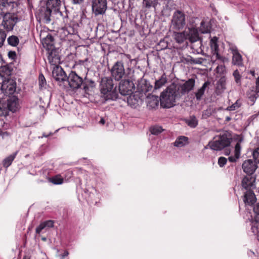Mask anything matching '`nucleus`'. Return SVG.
Listing matches in <instances>:
<instances>
[{
	"instance_id": "7ed1b4c3",
	"label": "nucleus",
	"mask_w": 259,
	"mask_h": 259,
	"mask_svg": "<svg viewBox=\"0 0 259 259\" xmlns=\"http://www.w3.org/2000/svg\"><path fill=\"white\" fill-rule=\"evenodd\" d=\"M177 89L172 84L163 91L160 96V101L161 106L163 108H169L175 105L176 98H179L177 95Z\"/></svg>"
},
{
	"instance_id": "bf43d9fd",
	"label": "nucleus",
	"mask_w": 259,
	"mask_h": 259,
	"mask_svg": "<svg viewBox=\"0 0 259 259\" xmlns=\"http://www.w3.org/2000/svg\"><path fill=\"white\" fill-rule=\"evenodd\" d=\"M69 254V252L68 251L65 250L64 252V253L61 256V259H64L65 256H68Z\"/></svg>"
},
{
	"instance_id": "052dcab7",
	"label": "nucleus",
	"mask_w": 259,
	"mask_h": 259,
	"mask_svg": "<svg viewBox=\"0 0 259 259\" xmlns=\"http://www.w3.org/2000/svg\"><path fill=\"white\" fill-rule=\"evenodd\" d=\"M83 0H72L73 4H80L83 2Z\"/></svg>"
},
{
	"instance_id": "423d86ee",
	"label": "nucleus",
	"mask_w": 259,
	"mask_h": 259,
	"mask_svg": "<svg viewBox=\"0 0 259 259\" xmlns=\"http://www.w3.org/2000/svg\"><path fill=\"white\" fill-rule=\"evenodd\" d=\"M195 84V79L190 78L183 83L175 85V89H177V95L180 98L183 95L189 93L194 89Z\"/></svg>"
},
{
	"instance_id": "6e6552de",
	"label": "nucleus",
	"mask_w": 259,
	"mask_h": 259,
	"mask_svg": "<svg viewBox=\"0 0 259 259\" xmlns=\"http://www.w3.org/2000/svg\"><path fill=\"white\" fill-rule=\"evenodd\" d=\"M107 8L106 0H92V11L95 16L105 14Z\"/></svg>"
},
{
	"instance_id": "20e7f679",
	"label": "nucleus",
	"mask_w": 259,
	"mask_h": 259,
	"mask_svg": "<svg viewBox=\"0 0 259 259\" xmlns=\"http://www.w3.org/2000/svg\"><path fill=\"white\" fill-rule=\"evenodd\" d=\"M214 141H210L208 144L209 147L214 150H221L230 145L231 138L227 134H224L215 137Z\"/></svg>"
},
{
	"instance_id": "39448f33",
	"label": "nucleus",
	"mask_w": 259,
	"mask_h": 259,
	"mask_svg": "<svg viewBox=\"0 0 259 259\" xmlns=\"http://www.w3.org/2000/svg\"><path fill=\"white\" fill-rule=\"evenodd\" d=\"M186 25L185 14L181 11H176L173 14L171 19V26L177 30L183 29Z\"/></svg>"
},
{
	"instance_id": "c9c22d12",
	"label": "nucleus",
	"mask_w": 259,
	"mask_h": 259,
	"mask_svg": "<svg viewBox=\"0 0 259 259\" xmlns=\"http://www.w3.org/2000/svg\"><path fill=\"white\" fill-rule=\"evenodd\" d=\"M217 89L219 92L222 93L226 89V79L221 77L217 82Z\"/></svg>"
},
{
	"instance_id": "f257e3e1",
	"label": "nucleus",
	"mask_w": 259,
	"mask_h": 259,
	"mask_svg": "<svg viewBox=\"0 0 259 259\" xmlns=\"http://www.w3.org/2000/svg\"><path fill=\"white\" fill-rule=\"evenodd\" d=\"M17 6L16 2L7 0L0 10V18H3L1 26L7 32L12 31L20 20L17 14L13 12Z\"/></svg>"
},
{
	"instance_id": "338daca9",
	"label": "nucleus",
	"mask_w": 259,
	"mask_h": 259,
	"mask_svg": "<svg viewBox=\"0 0 259 259\" xmlns=\"http://www.w3.org/2000/svg\"><path fill=\"white\" fill-rule=\"evenodd\" d=\"M231 120V117L228 116L226 118V120L227 121H229Z\"/></svg>"
},
{
	"instance_id": "13d9d810",
	"label": "nucleus",
	"mask_w": 259,
	"mask_h": 259,
	"mask_svg": "<svg viewBox=\"0 0 259 259\" xmlns=\"http://www.w3.org/2000/svg\"><path fill=\"white\" fill-rule=\"evenodd\" d=\"M48 59L50 63L53 62V57L52 56V52H51L48 56Z\"/></svg>"
},
{
	"instance_id": "0eeeda50",
	"label": "nucleus",
	"mask_w": 259,
	"mask_h": 259,
	"mask_svg": "<svg viewBox=\"0 0 259 259\" xmlns=\"http://www.w3.org/2000/svg\"><path fill=\"white\" fill-rule=\"evenodd\" d=\"M66 82L72 90L79 89L83 85V80L82 77L77 74L75 71H71L69 74Z\"/></svg>"
},
{
	"instance_id": "ddd939ff",
	"label": "nucleus",
	"mask_w": 259,
	"mask_h": 259,
	"mask_svg": "<svg viewBox=\"0 0 259 259\" xmlns=\"http://www.w3.org/2000/svg\"><path fill=\"white\" fill-rule=\"evenodd\" d=\"M52 10L50 9L47 6L40 8L38 16L39 21L48 24L51 22V16Z\"/></svg>"
},
{
	"instance_id": "473e14b6",
	"label": "nucleus",
	"mask_w": 259,
	"mask_h": 259,
	"mask_svg": "<svg viewBox=\"0 0 259 259\" xmlns=\"http://www.w3.org/2000/svg\"><path fill=\"white\" fill-rule=\"evenodd\" d=\"M95 86V82L92 80H88L85 78L83 82V90L85 92L89 91L91 88H93Z\"/></svg>"
},
{
	"instance_id": "4d7b16f0",
	"label": "nucleus",
	"mask_w": 259,
	"mask_h": 259,
	"mask_svg": "<svg viewBox=\"0 0 259 259\" xmlns=\"http://www.w3.org/2000/svg\"><path fill=\"white\" fill-rule=\"evenodd\" d=\"M255 90H256L257 92L259 93V76L257 78L256 80V87L255 88Z\"/></svg>"
},
{
	"instance_id": "e2e57ef3",
	"label": "nucleus",
	"mask_w": 259,
	"mask_h": 259,
	"mask_svg": "<svg viewBox=\"0 0 259 259\" xmlns=\"http://www.w3.org/2000/svg\"><path fill=\"white\" fill-rule=\"evenodd\" d=\"M3 109L2 104L0 103V116L4 115Z\"/></svg>"
},
{
	"instance_id": "69168bd1",
	"label": "nucleus",
	"mask_w": 259,
	"mask_h": 259,
	"mask_svg": "<svg viewBox=\"0 0 259 259\" xmlns=\"http://www.w3.org/2000/svg\"><path fill=\"white\" fill-rule=\"evenodd\" d=\"M133 98H134V97H133V96L130 97V98L128 99V100H127V102L128 104H131V101H132Z\"/></svg>"
},
{
	"instance_id": "79ce46f5",
	"label": "nucleus",
	"mask_w": 259,
	"mask_h": 259,
	"mask_svg": "<svg viewBox=\"0 0 259 259\" xmlns=\"http://www.w3.org/2000/svg\"><path fill=\"white\" fill-rule=\"evenodd\" d=\"M38 84L40 89L45 88V85H46V81L45 78L42 74L39 75Z\"/></svg>"
},
{
	"instance_id": "c03bdc74",
	"label": "nucleus",
	"mask_w": 259,
	"mask_h": 259,
	"mask_svg": "<svg viewBox=\"0 0 259 259\" xmlns=\"http://www.w3.org/2000/svg\"><path fill=\"white\" fill-rule=\"evenodd\" d=\"M6 36L7 34L6 31L0 29V48L3 46Z\"/></svg>"
},
{
	"instance_id": "cd10ccee",
	"label": "nucleus",
	"mask_w": 259,
	"mask_h": 259,
	"mask_svg": "<svg viewBox=\"0 0 259 259\" xmlns=\"http://www.w3.org/2000/svg\"><path fill=\"white\" fill-rule=\"evenodd\" d=\"M174 37L178 43L181 44L186 39H187L186 31L182 32H175L174 34Z\"/></svg>"
},
{
	"instance_id": "aec40b11",
	"label": "nucleus",
	"mask_w": 259,
	"mask_h": 259,
	"mask_svg": "<svg viewBox=\"0 0 259 259\" xmlns=\"http://www.w3.org/2000/svg\"><path fill=\"white\" fill-rule=\"evenodd\" d=\"M186 34L187 39L191 42H196L199 39L198 31L195 28H189L188 31H186Z\"/></svg>"
},
{
	"instance_id": "6e6d98bb",
	"label": "nucleus",
	"mask_w": 259,
	"mask_h": 259,
	"mask_svg": "<svg viewBox=\"0 0 259 259\" xmlns=\"http://www.w3.org/2000/svg\"><path fill=\"white\" fill-rule=\"evenodd\" d=\"M8 56L9 58L14 59L16 57V54L14 51H10L8 53Z\"/></svg>"
},
{
	"instance_id": "a19ab883",
	"label": "nucleus",
	"mask_w": 259,
	"mask_h": 259,
	"mask_svg": "<svg viewBox=\"0 0 259 259\" xmlns=\"http://www.w3.org/2000/svg\"><path fill=\"white\" fill-rule=\"evenodd\" d=\"M163 130L160 126H154L150 128V132L153 135H158L160 134Z\"/></svg>"
},
{
	"instance_id": "0e129e2a",
	"label": "nucleus",
	"mask_w": 259,
	"mask_h": 259,
	"mask_svg": "<svg viewBox=\"0 0 259 259\" xmlns=\"http://www.w3.org/2000/svg\"><path fill=\"white\" fill-rule=\"evenodd\" d=\"M105 120L104 119V118H101L100 119V120L99 121V123H100V124H104L105 123Z\"/></svg>"
},
{
	"instance_id": "2f4dec72",
	"label": "nucleus",
	"mask_w": 259,
	"mask_h": 259,
	"mask_svg": "<svg viewBox=\"0 0 259 259\" xmlns=\"http://www.w3.org/2000/svg\"><path fill=\"white\" fill-rule=\"evenodd\" d=\"M218 41V38L215 36L212 38L210 41V48L213 52V54L218 53L219 51Z\"/></svg>"
},
{
	"instance_id": "f8f14e48",
	"label": "nucleus",
	"mask_w": 259,
	"mask_h": 259,
	"mask_svg": "<svg viewBox=\"0 0 259 259\" xmlns=\"http://www.w3.org/2000/svg\"><path fill=\"white\" fill-rule=\"evenodd\" d=\"M2 89L5 92L6 94L12 95L14 94L16 90V82L13 79H8L3 82Z\"/></svg>"
},
{
	"instance_id": "58836bf2",
	"label": "nucleus",
	"mask_w": 259,
	"mask_h": 259,
	"mask_svg": "<svg viewBox=\"0 0 259 259\" xmlns=\"http://www.w3.org/2000/svg\"><path fill=\"white\" fill-rule=\"evenodd\" d=\"M49 182L55 185H61L63 183V179L60 175H57L50 178Z\"/></svg>"
},
{
	"instance_id": "1a4fd4ad",
	"label": "nucleus",
	"mask_w": 259,
	"mask_h": 259,
	"mask_svg": "<svg viewBox=\"0 0 259 259\" xmlns=\"http://www.w3.org/2000/svg\"><path fill=\"white\" fill-rule=\"evenodd\" d=\"M135 88L134 83L128 79L121 80L119 84V92L121 95L128 96L133 93Z\"/></svg>"
},
{
	"instance_id": "680f3d73",
	"label": "nucleus",
	"mask_w": 259,
	"mask_h": 259,
	"mask_svg": "<svg viewBox=\"0 0 259 259\" xmlns=\"http://www.w3.org/2000/svg\"><path fill=\"white\" fill-rule=\"evenodd\" d=\"M7 0H0V10L2 8Z\"/></svg>"
},
{
	"instance_id": "a18cd8bd",
	"label": "nucleus",
	"mask_w": 259,
	"mask_h": 259,
	"mask_svg": "<svg viewBox=\"0 0 259 259\" xmlns=\"http://www.w3.org/2000/svg\"><path fill=\"white\" fill-rule=\"evenodd\" d=\"M233 75L234 77L235 82L236 83L241 84V75L237 69L235 70L233 73Z\"/></svg>"
},
{
	"instance_id": "a211bd4d",
	"label": "nucleus",
	"mask_w": 259,
	"mask_h": 259,
	"mask_svg": "<svg viewBox=\"0 0 259 259\" xmlns=\"http://www.w3.org/2000/svg\"><path fill=\"white\" fill-rule=\"evenodd\" d=\"M243 200L246 205H252L254 203L256 198L252 189L246 190L244 193Z\"/></svg>"
},
{
	"instance_id": "ea45409f",
	"label": "nucleus",
	"mask_w": 259,
	"mask_h": 259,
	"mask_svg": "<svg viewBox=\"0 0 259 259\" xmlns=\"http://www.w3.org/2000/svg\"><path fill=\"white\" fill-rule=\"evenodd\" d=\"M241 103L240 101L238 100L231 106H228L226 110L227 111H234L238 109L241 106Z\"/></svg>"
},
{
	"instance_id": "774afa93",
	"label": "nucleus",
	"mask_w": 259,
	"mask_h": 259,
	"mask_svg": "<svg viewBox=\"0 0 259 259\" xmlns=\"http://www.w3.org/2000/svg\"><path fill=\"white\" fill-rule=\"evenodd\" d=\"M230 151H229V152H228V151H226V155H229V154H230Z\"/></svg>"
},
{
	"instance_id": "de8ad7c7",
	"label": "nucleus",
	"mask_w": 259,
	"mask_h": 259,
	"mask_svg": "<svg viewBox=\"0 0 259 259\" xmlns=\"http://www.w3.org/2000/svg\"><path fill=\"white\" fill-rule=\"evenodd\" d=\"M253 157L254 159V162L259 163V148H256L253 152Z\"/></svg>"
},
{
	"instance_id": "4468645a",
	"label": "nucleus",
	"mask_w": 259,
	"mask_h": 259,
	"mask_svg": "<svg viewBox=\"0 0 259 259\" xmlns=\"http://www.w3.org/2000/svg\"><path fill=\"white\" fill-rule=\"evenodd\" d=\"M53 78L59 82H66L67 77L62 68L57 66L54 67L52 71Z\"/></svg>"
},
{
	"instance_id": "72a5a7b5",
	"label": "nucleus",
	"mask_w": 259,
	"mask_h": 259,
	"mask_svg": "<svg viewBox=\"0 0 259 259\" xmlns=\"http://www.w3.org/2000/svg\"><path fill=\"white\" fill-rule=\"evenodd\" d=\"M185 121L188 125L192 128H194L198 125V120L195 116H190Z\"/></svg>"
},
{
	"instance_id": "09e8293b",
	"label": "nucleus",
	"mask_w": 259,
	"mask_h": 259,
	"mask_svg": "<svg viewBox=\"0 0 259 259\" xmlns=\"http://www.w3.org/2000/svg\"><path fill=\"white\" fill-rule=\"evenodd\" d=\"M214 55H215V56H216V59H217L221 61L223 63H225V62L229 61L228 58H226L225 57L221 56L220 54H219V52L216 53V54H215Z\"/></svg>"
},
{
	"instance_id": "b1692460",
	"label": "nucleus",
	"mask_w": 259,
	"mask_h": 259,
	"mask_svg": "<svg viewBox=\"0 0 259 259\" xmlns=\"http://www.w3.org/2000/svg\"><path fill=\"white\" fill-rule=\"evenodd\" d=\"M54 226V222L52 220L45 221L39 224L36 228L35 232L36 234H39L41 231L46 228H52Z\"/></svg>"
},
{
	"instance_id": "f704fd0d",
	"label": "nucleus",
	"mask_w": 259,
	"mask_h": 259,
	"mask_svg": "<svg viewBox=\"0 0 259 259\" xmlns=\"http://www.w3.org/2000/svg\"><path fill=\"white\" fill-rule=\"evenodd\" d=\"M17 154V152H16L8 157H6L3 161L4 166L6 167H9L15 159Z\"/></svg>"
},
{
	"instance_id": "8fccbe9b",
	"label": "nucleus",
	"mask_w": 259,
	"mask_h": 259,
	"mask_svg": "<svg viewBox=\"0 0 259 259\" xmlns=\"http://www.w3.org/2000/svg\"><path fill=\"white\" fill-rule=\"evenodd\" d=\"M227 161V158L224 157H221L218 159V164L220 167H223Z\"/></svg>"
},
{
	"instance_id": "49530a36",
	"label": "nucleus",
	"mask_w": 259,
	"mask_h": 259,
	"mask_svg": "<svg viewBox=\"0 0 259 259\" xmlns=\"http://www.w3.org/2000/svg\"><path fill=\"white\" fill-rule=\"evenodd\" d=\"M252 232L259 237V223L255 222L251 227Z\"/></svg>"
},
{
	"instance_id": "dca6fc26",
	"label": "nucleus",
	"mask_w": 259,
	"mask_h": 259,
	"mask_svg": "<svg viewBox=\"0 0 259 259\" xmlns=\"http://www.w3.org/2000/svg\"><path fill=\"white\" fill-rule=\"evenodd\" d=\"M255 178L251 175H248L244 177L242 181V186L246 190H251L255 187Z\"/></svg>"
},
{
	"instance_id": "f03ea898",
	"label": "nucleus",
	"mask_w": 259,
	"mask_h": 259,
	"mask_svg": "<svg viewBox=\"0 0 259 259\" xmlns=\"http://www.w3.org/2000/svg\"><path fill=\"white\" fill-rule=\"evenodd\" d=\"M101 96L105 101L115 100L118 98V94L116 87L114 86L113 80L110 77H104L100 83Z\"/></svg>"
},
{
	"instance_id": "bb28decb",
	"label": "nucleus",
	"mask_w": 259,
	"mask_h": 259,
	"mask_svg": "<svg viewBox=\"0 0 259 259\" xmlns=\"http://www.w3.org/2000/svg\"><path fill=\"white\" fill-rule=\"evenodd\" d=\"M210 84L209 81L205 82L202 86L195 93V97L197 100H200L204 94L206 88Z\"/></svg>"
},
{
	"instance_id": "603ef678",
	"label": "nucleus",
	"mask_w": 259,
	"mask_h": 259,
	"mask_svg": "<svg viewBox=\"0 0 259 259\" xmlns=\"http://www.w3.org/2000/svg\"><path fill=\"white\" fill-rule=\"evenodd\" d=\"M2 71L5 72L7 75L11 74V70L10 69V68L8 66H3V67H2Z\"/></svg>"
},
{
	"instance_id": "7c9ffc66",
	"label": "nucleus",
	"mask_w": 259,
	"mask_h": 259,
	"mask_svg": "<svg viewBox=\"0 0 259 259\" xmlns=\"http://www.w3.org/2000/svg\"><path fill=\"white\" fill-rule=\"evenodd\" d=\"M158 4V0H143V7L149 9L151 8H155Z\"/></svg>"
},
{
	"instance_id": "5701e85b",
	"label": "nucleus",
	"mask_w": 259,
	"mask_h": 259,
	"mask_svg": "<svg viewBox=\"0 0 259 259\" xmlns=\"http://www.w3.org/2000/svg\"><path fill=\"white\" fill-rule=\"evenodd\" d=\"M147 105L151 108H154L158 106L159 103V98L158 96L151 95L147 97Z\"/></svg>"
},
{
	"instance_id": "2eb2a0df",
	"label": "nucleus",
	"mask_w": 259,
	"mask_h": 259,
	"mask_svg": "<svg viewBox=\"0 0 259 259\" xmlns=\"http://www.w3.org/2000/svg\"><path fill=\"white\" fill-rule=\"evenodd\" d=\"M257 167V163L251 159L245 160L242 164V169L248 175H251Z\"/></svg>"
},
{
	"instance_id": "5fc2aeb1",
	"label": "nucleus",
	"mask_w": 259,
	"mask_h": 259,
	"mask_svg": "<svg viewBox=\"0 0 259 259\" xmlns=\"http://www.w3.org/2000/svg\"><path fill=\"white\" fill-rule=\"evenodd\" d=\"M253 211L257 215H259V202L256 203L253 207Z\"/></svg>"
},
{
	"instance_id": "3c124183",
	"label": "nucleus",
	"mask_w": 259,
	"mask_h": 259,
	"mask_svg": "<svg viewBox=\"0 0 259 259\" xmlns=\"http://www.w3.org/2000/svg\"><path fill=\"white\" fill-rule=\"evenodd\" d=\"M0 137H1L3 139H7L10 137V134L8 132H0Z\"/></svg>"
},
{
	"instance_id": "37998d69",
	"label": "nucleus",
	"mask_w": 259,
	"mask_h": 259,
	"mask_svg": "<svg viewBox=\"0 0 259 259\" xmlns=\"http://www.w3.org/2000/svg\"><path fill=\"white\" fill-rule=\"evenodd\" d=\"M213 113V109L212 108H208L206 110L203 111L202 113V118L203 119H206L210 117Z\"/></svg>"
},
{
	"instance_id": "e433bc0d",
	"label": "nucleus",
	"mask_w": 259,
	"mask_h": 259,
	"mask_svg": "<svg viewBox=\"0 0 259 259\" xmlns=\"http://www.w3.org/2000/svg\"><path fill=\"white\" fill-rule=\"evenodd\" d=\"M8 43L12 47H16L19 43V39L16 35L10 36L7 39Z\"/></svg>"
},
{
	"instance_id": "a878e982",
	"label": "nucleus",
	"mask_w": 259,
	"mask_h": 259,
	"mask_svg": "<svg viewBox=\"0 0 259 259\" xmlns=\"http://www.w3.org/2000/svg\"><path fill=\"white\" fill-rule=\"evenodd\" d=\"M58 34L61 39H65L69 34H73V29L71 27L62 28L58 31Z\"/></svg>"
},
{
	"instance_id": "c756f323",
	"label": "nucleus",
	"mask_w": 259,
	"mask_h": 259,
	"mask_svg": "<svg viewBox=\"0 0 259 259\" xmlns=\"http://www.w3.org/2000/svg\"><path fill=\"white\" fill-rule=\"evenodd\" d=\"M167 82V78L165 74H163L161 77L155 82L154 89L158 90L165 85Z\"/></svg>"
},
{
	"instance_id": "393cba45",
	"label": "nucleus",
	"mask_w": 259,
	"mask_h": 259,
	"mask_svg": "<svg viewBox=\"0 0 259 259\" xmlns=\"http://www.w3.org/2000/svg\"><path fill=\"white\" fill-rule=\"evenodd\" d=\"M241 147L239 142L237 143L235 146L234 156L229 157L228 159L230 162H235L240 157Z\"/></svg>"
},
{
	"instance_id": "9b49d317",
	"label": "nucleus",
	"mask_w": 259,
	"mask_h": 259,
	"mask_svg": "<svg viewBox=\"0 0 259 259\" xmlns=\"http://www.w3.org/2000/svg\"><path fill=\"white\" fill-rule=\"evenodd\" d=\"M229 50L231 51L233 55L232 60V64L238 66H243L242 56L239 53L237 47L235 46L231 45Z\"/></svg>"
},
{
	"instance_id": "4c0bfd02",
	"label": "nucleus",
	"mask_w": 259,
	"mask_h": 259,
	"mask_svg": "<svg viewBox=\"0 0 259 259\" xmlns=\"http://www.w3.org/2000/svg\"><path fill=\"white\" fill-rule=\"evenodd\" d=\"M210 26L205 22L202 21L201 22L200 26V31L202 33H207L210 32Z\"/></svg>"
},
{
	"instance_id": "4be33fe9",
	"label": "nucleus",
	"mask_w": 259,
	"mask_h": 259,
	"mask_svg": "<svg viewBox=\"0 0 259 259\" xmlns=\"http://www.w3.org/2000/svg\"><path fill=\"white\" fill-rule=\"evenodd\" d=\"M42 43L45 48H46L48 50H52L54 45V37L51 35L48 34L42 39Z\"/></svg>"
},
{
	"instance_id": "c85d7f7f",
	"label": "nucleus",
	"mask_w": 259,
	"mask_h": 259,
	"mask_svg": "<svg viewBox=\"0 0 259 259\" xmlns=\"http://www.w3.org/2000/svg\"><path fill=\"white\" fill-rule=\"evenodd\" d=\"M188 143V138L185 136H180L174 142V146L178 147H182Z\"/></svg>"
},
{
	"instance_id": "f3484780",
	"label": "nucleus",
	"mask_w": 259,
	"mask_h": 259,
	"mask_svg": "<svg viewBox=\"0 0 259 259\" xmlns=\"http://www.w3.org/2000/svg\"><path fill=\"white\" fill-rule=\"evenodd\" d=\"M7 107L12 112H16L20 108L19 99L16 96H12L7 100Z\"/></svg>"
},
{
	"instance_id": "9d476101",
	"label": "nucleus",
	"mask_w": 259,
	"mask_h": 259,
	"mask_svg": "<svg viewBox=\"0 0 259 259\" xmlns=\"http://www.w3.org/2000/svg\"><path fill=\"white\" fill-rule=\"evenodd\" d=\"M111 74L115 80H120L125 74L123 64L119 62L116 63L111 69Z\"/></svg>"
},
{
	"instance_id": "6ab92c4d",
	"label": "nucleus",
	"mask_w": 259,
	"mask_h": 259,
	"mask_svg": "<svg viewBox=\"0 0 259 259\" xmlns=\"http://www.w3.org/2000/svg\"><path fill=\"white\" fill-rule=\"evenodd\" d=\"M60 0H48L46 6L52 11L54 10L55 12L57 11L58 14L61 16H62L63 18H67V15L66 14L65 16H63L62 12L59 10L58 7L60 5Z\"/></svg>"
},
{
	"instance_id": "864d4df0",
	"label": "nucleus",
	"mask_w": 259,
	"mask_h": 259,
	"mask_svg": "<svg viewBox=\"0 0 259 259\" xmlns=\"http://www.w3.org/2000/svg\"><path fill=\"white\" fill-rule=\"evenodd\" d=\"M225 66L221 65L217 67V70L218 72L223 73L225 71Z\"/></svg>"
},
{
	"instance_id": "412c9836",
	"label": "nucleus",
	"mask_w": 259,
	"mask_h": 259,
	"mask_svg": "<svg viewBox=\"0 0 259 259\" xmlns=\"http://www.w3.org/2000/svg\"><path fill=\"white\" fill-rule=\"evenodd\" d=\"M247 95L249 100L250 101V105H253L256 99L259 97V93L255 90V88H251L250 90L247 92Z\"/></svg>"
}]
</instances>
